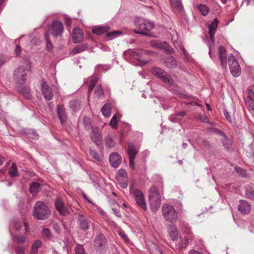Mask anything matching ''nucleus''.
<instances>
[{"instance_id":"47","label":"nucleus","mask_w":254,"mask_h":254,"mask_svg":"<svg viewBox=\"0 0 254 254\" xmlns=\"http://www.w3.org/2000/svg\"><path fill=\"white\" fill-rule=\"evenodd\" d=\"M27 135L28 137L34 139H38L39 138V135L34 130H29Z\"/></svg>"},{"instance_id":"64","label":"nucleus","mask_w":254,"mask_h":254,"mask_svg":"<svg viewBox=\"0 0 254 254\" xmlns=\"http://www.w3.org/2000/svg\"><path fill=\"white\" fill-rule=\"evenodd\" d=\"M189 254H202L201 253L198 252L195 250H190Z\"/></svg>"},{"instance_id":"39","label":"nucleus","mask_w":254,"mask_h":254,"mask_svg":"<svg viewBox=\"0 0 254 254\" xmlns=\"http://www.w3.org/2000/svg\"><path fill=\"white\" fill-rule=\"evenodd\" d=\"M42 242L40 240H36L32 245L31 252L38 253V250L41 247Z\"/></svg>"},{"instance_id":"13","label":"nucleus","mask_w":254,"mask_h":254,"mask_svg":"<svg viewBox=\"0 0 254 254\" xmlns=\"http://www.w3.org/2000/svg\"><path fill=\"white\" fill-rule=\"evenodd\" d=\"M55 204L57 210L61 215H65L68 213L67 209L61 198L56 199Z\"/></svg>"},{"instance_id":"20","label":"nucleus","mask_w":254,"mask_h":254,"mask_svg":"<svg viewBox=\"0 0 254 254\" xmlns=\"http://www.w3.org/2000/svg\"><path fill=\"white\" fill-rule=\"evenodd\" d=\"M238 209L242 213L247 214L251 211V207L247 201L241 200Z\"/></svg>"},{"instance_id":"31","label":"nucleus","mask_w":254,"mask_h":254,"mask_svg":"<svg viewBox=\"0 0 254 254\" xmlns=\"http://www.w3.org/2000/svg\"><path fill=\"white\" fill-rule=\"evenodd\" d=\"M165 63L169 68H174L177 66V61L173 57H169L165 60Z\"/></svg>"},{"instance_id":"15","label":"nucleus","mask_w":254,"mask_h":254,"mask_svg":"<svg viewBox=\"0 0 254 254\" xmlns=\"http://www.w3.org/2000/svg\"><path fill=\"white\" fill-rule=\"evenodd\" d=\"M41 88L44 98L47 100H51L53 97V92L51 88L49 87L45 82L42 83L41 85Z\"/></svg>"},{"instance_id":"4","label":"nucleus","mask_w":254,"mask_h":254,"mask_svg":"<svg viewBox=\"0 0 254 254\" xmlns=\"http://www.w3.org/2000/svg\"><path fill=\"white\" fill-rule=\"evenodd\" d=\"M162 213L164 218L168 222L174 223L178 219V215L174 207L168 204L162 206Z\"/></svg>"},{"instance_id":"8","label":"nucleus","mask_w":254,"mask_h":254,"mask_svg":"<svg viewBox=\"0 0 254 254\" xmlns=\"http://www.w3.org/2000/svg\"><path fill=\"white\" fill-rule=\"evenodd\" d=\"M228 63L231 73L234 76L238 77L240 75V67L235 58L232 54L229 56Z\"/></svg>"},{"instance_id":"61","label":"nucleus","mask_w":254,"mask_h":254,"mask_svg":"<svg viewBox=\"0 0 254 254\" xmlns=\"http://www.w3.org/2000/svg\"><path fill=\"white\" fill-rule=\"evenodd\" d=\"M20 52V47L19 46H17L15 48V54L18 56Z\"/></svg>"},{"instance_id":"36","label":"nucleus","mask_w":254,"mask_h":254,"mask_svg":"<svg viewBox=\"0 0 254 254\" xmlns=\"http://www.w3.org/2000/svg\"><path fill=\"white\" fill-rule=\"evenodd\" d=\"M8 173L11 177H16L18 175L17 168L15 163H12L11 166L9 169Z\"/></svg>"},{"instance_id":"41","label":"nucleus","mask_w":254,"mask_h":254,"mask_svg":"<svg viewBox=\"0 0 254 254\" xmlns=\"http://www.w3.org/2000/svg\"><path fill=\"white\" fill-rule=\"evenodd\" d=\"M10 227L19 230L21 227V224L19 220L14 219L10 222Z\"/></svg>"},{"instance_id":"34","label":"nucleus","mask_w":254,"mask_h":254,"mask_svg":"<svg viewBox=\"0 0 254 254\" xmlns=\"http://www.w3.org/2000/svg\"><path fill=\"white\" fill-rule=\"evenodd\" d=\"M12 236L13 242L17 244H23L26 241L25 237L21 234H16Z\"/></svg>"},{"instance_id":"40","label":"nucleus","mask_w":254,"mask_h":254,"mask_svg":"<svg viewBox=\"0 0 254 254\" xmlns=\"http://www.w3.org/2000/svg\"><path fill=\"white\" fill-rule=\"evenodd\" d=\"M118 117H121V116L120 114L114 115L110 121L109 125L114 128H117V125L118 123V119H117Z\"/></svg>"},{"instance_id":"28","label":"nucleus","mask_w":254,"mask_h":254,"mask_svg":"<svg viewBox=\"0 0 254 254\" xmlns=\"http://www.w3.org/2000/svg\"><path fill=\"white\" fill-rule=\"evenodd\" d=\"M189 239L185 237L184 239H181L179 243L176 245V249L182 251L187 248L189 244Z\"/></svg>"},{"instance_id":"27","label":"nucleus","mask_w":254,"mask_h":254,"mask_svg":"<svg viewBox=\"0 0 254 254\" xmlns=\"http://www.w3.org/2000/svg\"><path fill=\"white\" fill-rule=\"evenodd\" d=\"M169 234L171 239L173 241H177L178 238V232L177 227L172 225L169 228Z\"/></svg>"},{"instance_id":"10","label":"nucleus","mask_w":254,"mask_h":254,"mask_svg":"<svg viewBox=\"0 0 254 254\" xmlns=\"http://www.w3.org/2000/svg\"><path fill=\"white\" fill-rule=\"evenodd\" d=\"M50 33L55 37L61 36L64 32V27L62 23L60 21H54L49 29Z\"/></svg>"},{"instance_id":"14","label":"nucleus","mask_w":254,"mask_h":254,"mask_svg":"<svg viewBox=\"0 0 254 254\" xmlns=\"http://www.w3.org/2000/svg\"><path fill=\"white\" fill-rule=\"evenodd\" d=\"M218 58L223 68H226L227 66V56L225 49L222 46H219L218 48Z\"/></svg>"},{"instance_id":"30","label":"nucleus","mask_w":254,"mask_h":254,"mask_svg":"<svg viewBox=\"0 0 254 254\" xmlns=\"http://www.w3.org/2000/svg\"><path fill=\"white\" fill-rule=\"evenodd\" d=\"M109 30V27L108 26H102L93 29L92 31L94 34L100 35L108 32Z\"/></svg>"},{"instance_id":"50","label":"nucleus","mask_w":254,"mask_h":254,"mask_svg":"<svg viewBox=\"0 0 254 254\" xmlns=\"http://www.w3.org/2000/svg\"><path fill=\"white\" fill-rule=\"evenodd\" d=\"M127 177V172L125 169H121L118 171L117 179Z\"/></svg>"},{"instance_id":"57","label":"nucleus","mask_w":254,"mask_h":254,"mask_svg":"<svg viewBox=\"0 0 254 254\" xmlns=\"http://www.w3.org/2000/svg\"><path fill=\"white\" fill-rule=\"evenodd\" d=\"M112 210L114 211V214L119 218L122 217V215L121 214L120 211L115 208H112Z\"/></svg>"},{"instance_id":"33","label":"nucleus","mask_w":254,"mask_h":254,"mask_svg":"<svg viewBox=\"0 0 254 254\" xmlns=\"http://www.w3.org/2000/svg\"><path fill=\"white\" fill-rule=\"evenodd\" d=\"M102 115L106 118L109 117L111 114V108L110 106L108 104H105L101 109Z\"/></svg>"},{"instance_id":"58","label":"nucleus","mask_w":254,"mask_h":254,"mask_svg":"<svg viewBox=\"0 0 254 254\" xmlns=\"http://www.w3.org/2000/svg\"><path fill=\"white\" fill-rule=\"evenodd\" d=\"M89 177L90 180L92 181V182L94 184L96 183L97 182V178L96 176L94 175L91 174L89 175Z\"/></svg>"},{"instance_id":"43","label":"nucleus","mask_w":254,"mask_h":254,"mask_svg":"<svg viewBox=\"0 0 254 254\" xmlns=\"http://www.w3.org/2000/svg\"><path fill=\"white\" fill-rule=\"evenodd\" d=\"M75 254H85V250L82 245L78 244L74 248Z\"/></svg>"},{"instance_id":"54","label":"nucleus","mask_w":254,"mask_h":254,"mask_svg":"<svg viewBox=\"0 0 254 254\" xmlns=\"http://www.w3.org/2000/svg\"><path fill=\"white\" fill-rule=\"evenodd\" d=\"M15 252L16 254H25L24 249L20 246H18L15 248Z\"/></svg>"},{"instance_id":"48","label":"nucleus","mask_w":254,"mask_h":254,"mask_svg":"<svg viewBox=\"0 0 254 254\" xmlns=\"http://www.w3.org/2000/svg\"><path fill=\"white\" fill-rule=\"evenodd\" d=\"M49 34L48 33H46L45 34V39L46 41L47 48L48 50H50L52 49L53 46H52V43L51 42L50 40H49Z\"/></svg>"},{"instance_id":"5","label":"nucleus","mask_w":254,"mask_h":254,"mask_svg":"<svg viewBox=\"0 0 254 254\" xmlns=\"http://www.w3.org/2000/svg\"><path fill=\"white\" fill-rule=\"evenodd\" d=\"M30 64L28 63L27 66H19L14 71L13 77L17 85L22 84L26 81V76L29 70Z\"/></svg>"},{"instance_id":"17","label":"nucleus","mask_w":254,"mask_h":254,"mask_svg":"<svg viewBox=\"0 0 254 254\" xmlns=\"http://www.w3.org/2000/svg\"><path fill=\"white\" fill-rule=\"evenodd\" d=\"M109 161L112 167L117 168L121 163L122 158L118 153H113L110 155Z\"/></svg>"},{"instance_id":"11","label":"nucleus","mask_w":254,"mask_h":254,"mask_svg":"<svg viewBox=\"0 0 254 254\" xmlns=\"http://www.w3.org/2000/svg\"><path fill=\"white\" fill-rule=\"evenodd\" d=\"M90 137L97 146H99L102 144V134L99 127H92Z\"/></svg>"},{"instance_id":"19","label":"nucleus","mask_w":254,"mask_h":254,"mask_svg":"<svg viewBox=\"0 0 254 254\" xmlns=\"http://www.w3.org/2000/svg\"><path fill=\"white\" fill-rule=\"evenodd\" d=\"M72 36V41L74 43H79L83 39V33L79 28H76L73 30Z\"/></svg>"},{"instance_id":"32","label":"nucleus","mask_w":254,"mask_h":254,"mask_svg":"<svg viewBox=\"0 0 254 254\" xmlns=\"http://www.w3.org/2000/svg\"><path fill=\"white\" fill-rule=\"evenodd\" d=\"M197 8L201 14L204 16H206L210 11L209 7L207 5L203 4L198 5Z\"/></svg>"},{"instance_id":"46","label":"nucleus","mask_w":254,"mask_h":254,"mask_svg":"<svg viewBox=\"0 0 254 254\" xmlns=\"http://www.w3.org/2000/svg\"><path fill=\"white\" fill-rule=\"evenodd\" d=\"M122 32L120 31L117 30L111 32H109L107 34V36L108 37H112V38L118 37L121 35Z\"/></svg>"},{"instance_id":"52","label":"nucleus","mask_w":254,"mask_h":254,"mask_svg":"<svg viewBox=\"0 0 254 254\" xmlns=\"http://www.w3.org/2000/svg\"><path fill=\"white\" fill-rule=\"evenodd\" d=\"M246 193L248 198H253L254 197V190H249V188H247L246 190Z\"/></svg>"},{"instance_id":"22","label":"nucleus","mask_w":254,"mask_h":254,"mask_svg":"<svg viewBox=\"0 0 254 254\" xmlns=\"http://www.w3.org/2000/svg\"><path fill=\"white\" fill-rule=\"evenodd\" d=\"M105 245L104 236L103 235L97 236L94 241V246L98 250H100Z\"/></svg>"},{"instance_id":"6","label":"nucleus","mask_w":254,"mask_h":254,"mask_svg":"<svg viewBox=\"0 0 254 254\" xmlns=\"http://www.w3.org/2000/svg\"><path fill=\"white\" fill-rule=\"evenodd\" d=\"M152 73L159 78L165 83L170 85L173 84V80L167 73L161 68L154 67L152 69Z\"/></svg>"},{"instance_id":"44","label":"nucleus","mask_w":254,"mask_h":254,"mask_svg":"<svg viewBox=\"0 0 254 254\" xmlns=\"http://www.w3.org/2000/svg\"><path fill=\"white\" fill-rule=\"evenodd\" d=\"M89 153L90 155L92 156L95 160L99 162L102 161V158L96 151L95 150H91Z\"/></svg>"},{"instance_id":"26","label":"nucleus","mask_w":254,"mask_h":254,"mask_svg":"<svg viewBox=\"0 0 254 254\" xmlns=\"http://www.w3.org/2000/svg\"><path fill=\"white\" fill-rule=\"evenodd\" d=\"M41 190V185L38 182H32L30 185V192L33 196L37 195L38 192Z\"/></svg>"},{"instance_id":"56","label":"nucleus","mask_w":254,"mask_h":254,"mask_svg":"<svg viewBox=\"0 0 254 254\" xmlns=\"http://www.w3.org/2000/svg\"><path fill=\"white\" fill-rule=\"evenodd\" d=\"M224 116H225V118H226V119L229 122H232L231 118L227 110H224Z\"/></svg>"},{"instance_id":"18","label":"nucleus","mask_w":254,"mask_h":254,"mask_svg":"<svg viewBox=\"0 0 254 254\" xmlns=\"http://www.w3.org/2000/svg\"><path fill=\"white\" fill-rule=\"evenodd\" d=\"M57 113L61 123L65 124L67 121V115L65 108L63 105H59L57 106Z\"/></svg>"},{"instance_id":"45","label":"nucleus","mask_w":254,"mask_h":254,"mask_svg":"<svg viewBox=\"0 0 254 254\" xmlns=\"http://www.w3.org/2000/svg\"><path fill=\"white\" fill-rule=\"evenodd\" d=\"M95 95L98 98H100L103 95V91L101 86H97L95 88Z\"/></svg>"},{"instance_id":"38","label":"nucleus","mask_w":254,"mask_h":254,"mask_svg":"<svg viewBox=\"0 0 254 254\" xmlns=\"http://www.w3.org/2000/svg\"><path fill=\"white\" fill-rule=\"evenodd\" d=\"M87 48V46L86 45H80L72 50V53L73 55L78 54L85 51Z\"/></svg>"},{"instance_id":"21","label":"nucleus","mask_w":254,"mask_h":254,"mask_svg":"<svg viewBox=\"0 0 254 254\" xmlns=\"http://www.w3.org/2000/svg\"><path fill=\"white\" fill-rule=\"evenodd\" d=\"M218 21L217 18H215L211 23L209 25V33L210 39L212 42L214 40V35L218 27Z\"/></svg>"},{"instance_id":"29","label":"nucleus","mask_w":254,"mask_h":254,"mask_svg":"<svg viewBox=\"0 0 254 254\" xmlns=\"http://www.w3.org/2000/svg\"><path fill=\"white\" fill-rule=\"evenodd\" d=\"M105 143L106 148L110 149L115 146V141L111 135L108 134L105 136Z\"/></svg>"},{"instance_id":"23","label":"nucleus","mask_w":254,"mask_h":254,"mask_svg":"<svg viewBox=\"0 0 254 254\" xmlns=\"http://www.w3.org/2000/svg\"><path fill=\"white\" fill-rule=\"evenodd\" d=\"M16 88L20 94H22L27 99L30 98L31 94L28 87L24 86L22 84H19L17 85Z\"/></svg>"},{"instance_id":"49","label":"nucleus","mask_w":254,"mask_h":254,"mask_svg":"<svg viewBox=\"0 0 254 254\" xmlns=\"http://www.w3.org/2000/svg\"><path fill=\"white\" fill-rule=\"evenodd\" d=\"M98 79L96 78H94L90 80L89 85V92H90L93 89Z\"/></svg>"},{"instance_id":"3","label":"nucleus","mask_w":254,"mask_h":254,"mask_svg":"<svg viewBox=\"0 0 254 254\" xmlns=\"http://www.w3.org/2000/svg\"><path fill=\"white\" fill-rule=\"evenodd\" d=\"M160 195L157 189L155 187H153L149 190V198L150 201V205L152 211H157L160 205Z\"/></svg>"},{"instance_id":"25","label":"nucleus","mask_w":254,"mask_h":254,"mask_svg":"<svg viewBox=\"0 0 254 254\" xmlns=\"http://www.w3.org/2000/svg\"><path fill=\"white\" fill-rule=\"evenodd\" d=\"M79 225L80 227L84 231L89 229L90 222L83 215H79L78 217Z\"/></svg>"},{"instance_id":"62","label":"nucleus","mask_w":254,"mask_h":254,"mask_svg":"<svg viewBox=\"0 0 254 254\" xmlns=\"http://www.w3.org/2000/svg\"><path fill=\"white\" fill-rule=\"evenodd\" d=\"M84 123L87 125L88 124H90V119L88 118H84L83 119Z\"/></svg>"},{"instance_id":"63","label":"nucleus","mask_w":254,"mask_h":254,"mask_svg":"<svg viewBox=\"0 0 254 254\" xmlns=\"http://www.w3.org/2000/svg\"><path fill=\"white\" fill-rule=\"evenodd\" d=\"M54 229L56 230L57 233H59L60 232L59 226L58 224L56 223L54 224Z\"/></svg>"},{"instance_id":"60","label":"nucleus","mask_w":254,"mask_h":254,"mask_svg":"<svg viewBox=\"0 0 254 254\" xmlns=\"http://www.w3.org/2000/svg\"><path fill=\"white\" fill-rule=\"evenodd\" d=\"M228 142H230V141L226 138H225L224 140L223 141V145L226 148H228L230 146V144H228Z\"/></svg>"},{"instance_id":"2","label":"nucleus","mask_w":254,"mask_h":254,"mask_svg":"<svg viewBox=\"0 0 254 254\" xmlns=\"http://www.w3.org/2000/svg\"><path fill=\"white\" fill-rule=\"evenodd\" d=\"M51 214L49 208L46 203L41 201H37L34 205L33 216L39 220H45Z\"/></svg>"},{"instance_id":"35","label":"nucleus","mask_w":254,"mask_h":254,"mask_svg":"<svg viewBox=\"0 0 254 254\" xmlns=\"http://www.w3.org/2000/svg\"><path fill=\"white\" fill-rule=\"evenodd\" d=\"M69 107L72 111H77L80 108V103L77 100H72L69 102Z\"/></svg>"},{"instance_id":"1","label":"nucleus","mask_w":254,"mask_h":254,"mask_svg":"<svg viewBox=\"0 0 254 254\" xmlns=\"http://www.w3.org/2000/svg\"><path fill=\"white\" fill-rule=\"evenodd\" d=\"M134 24L136 28L133 30V32L144 35H148L147 31L151 30L154 27L153 22L140 18L135 19Z\"/></svg>"},{"instance_id":"16","label":"nucleus","mask_w":254,"mask_h":254,"mask_svg":"<svg viewBox=\"0 0 254 254\" xmlns=\"http://www.w3.org/2000/svg\"><path fill=\"white\" fill-rule=\"evenodd\" d=\"M247 97L245 100L246 106L250 110H254V92L251 89L247 90Z\"/></svg>"},{"instance_id":"55","label":"nucleus","mask_w":254,"mask_h":254,"mask_svg":"<svg viewBox=\"0 0 254 254\" xmlns=\"http://www.w3.org/2000/svg\"><path fill=\"white\" fill-rule=\"evenodd\" d=\"M177 48L178 49V51L180 52L181 54H183L185 56H186L185 48L181 44H180V45L178 46Z\"/></svg>"},{"instance_id":"42","label":"nucleus","mask_w":254,"mask_h":254,"mask_svg":"<svg viewBox=\"0 0 254 254\" xmlns=\"http://www.w3.org/2000/svg\"><path fill=\"white\" fill-rule=\"evenodd\" d=\"M120 186L123 188H126L128 186V180L127 177L119 178L117 179Z\"/></svg>"},{"instance_id":"12","label":"nucleus","mask_w":254,"mask_h":254,"mask_svg":"<svg viewBox=\"0 0 254 254\" xmlns=\"http://www.w3.org/2000/svg\"><path fill=\"white\" fill-rule=\"evenodd\" d=\"M152 47L157 49H164L169 53H172L173 49L166 42H158L156 40H153L150 42Z\"/></svg>"},{"instance_id":"53","label":"nucleus","mask_w":254,"mask_h":254,"mask_svg":"<svg viewBox=\"0 0 254 254\" xmlns=\"http://www.w3.org/2000/svg\"><path fill=\"white\" fill-rule=\"evenodd\" d=\"M118 234L119 235V236L122 237L126 242L127 243L129 241V239H128L127 236L126 235V234L125 233V232L122 231V230H121L119 232H118Z\"/></svg>"},{"instance_id":"37","label":"nucleus","mask_w":254,"mask_h":254,"mask_svg":"<svg viewBox=\"0 0 254 254\" xmlns=\"http://www.w3.org/2000/svg\"><path fill=\"white\" fill-rule=\"evenodd\" d=\"M172 6L181 11L183 9V6L181 0H170Z\"/></svg>"},{"instance_id":"9","label":"nucleus","mask_w":254,"mask_h":254,"mask_svg":"<svg viewBox=\"0 0 254 254\" xmlns=\"http://www.w3.org/2000/svg\"><path fill=\"white\" fill-rule=\"evenodd\" d=\"M138 152V149L134 144L132 143H129L128 144L127 152L129 158V165L130 167L132 170H134L135 169L134 159Z\"/></svg>"},{"instance_id":"24","label":"nucleus","mask_w":254,"mask_h":254,"mask_svg":"<svg viewBox=\"0 0 254 254\" xmlns=\"http://www.w3.org/2000/svg\"><path fill=\"white\" fill-rule=\"evenodd\" d=\"M130 56L133 59L138 62L139 64L137 65H142L147 63V61L142 59L141 54L136 51H131L129 53Z\"/></svg>"},{"instance_id":"51","label":"nucleus","mask_w":254,"mask_h":254,"mask_svg":"<svg viewBox=\"0 0 254 254\" xmlns=\"http://www.w3.org/2000/svg\"><path fill=\"white\" fill-rule=\"evenodd\" d=\"M42 233L43 235L48 239H50L51 237V233L50 230L48 228H44L42 229Z\"/></svg>"},{"instance_id":"59","label":"nucleus","mask_w":254,"mask_h":254,"mask_svg":"<svg viewBox=\"0 0 254 254\" xmlns=\"http://www.w3.org/2000/svg\"><path fill=\"white\" fill-rule=\"evenodd\" d=\"M64 22L67 26H70L71 21L69 17L65 16L64 17Z\"/></svg>"},{"instance_id":"7","label":"nucleus","mask_w":254,"mask_h":254,"mask_svg":"<svg viewBox=\"0 0 254 254\" xmlns=\"http://www.w3.org/2000/svg\"><path fill=\"white\" fill-rule=\"evenodd\" d=\"M130 192L133 195L138 206L142 209L146 210L147 206L142 192L137 189H131Z\"/></svg>"}]
</instances>
